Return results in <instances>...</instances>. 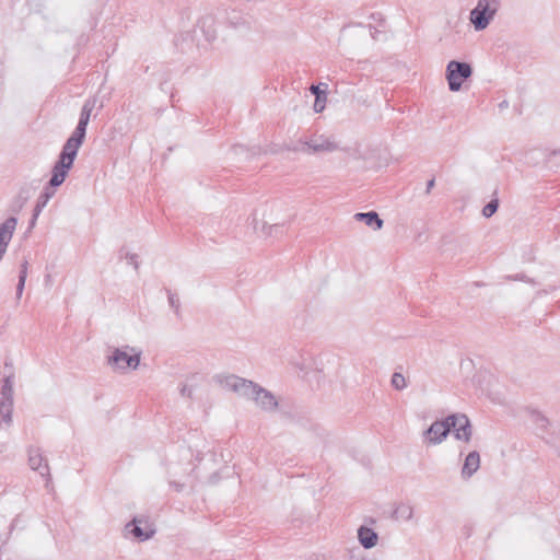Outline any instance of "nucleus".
Wrapping results in <instances>:
<instances>
[{
  "label": "nucleus",
  "instance_id": "1",
  "mask_svg": "<svg viewBox=\"0 0 560 560\" xmlns=\"http://www.w3.org/2000/svg\"><path fill=\"white\" fill-rule=\"evenodd\" d=\"M221 384L224 388L252 399L257 407L266 412H272L278 408L275 395L260 385L236 375L225 376Z\"/></svg>",
  "mask_w": 560,
  "mask_h": 560
},
{
  "label": "nucleus",
  "instance_id": "2",
  "mask_svg": "<svg viewBox=\"0 0 560 560\" xmlns=\"http://www.w3.org/2000/svg\"><path fill=\"white\" fill-rule=\"evenodd\" d=\"M500 8L499 0H478L477 5L470 11L469 20L476 31L487 28L494 19Z\"/></svg>",
  "mask_w": 560,
  "mask_h": 560
},
{
  "label": "nucleus",
  "instance_id": "3",
  "mask_svg": "<svg viewBox=\"0 0 560 560\" xmlns=\"http://www.w3.org/2000/svg\"><path fill=\"white\" fill-rule=\"evenodd\" d=\"M339 149L337 142L331 138L324 135H312L307 139H301L296 142L294 151H300L307 154L328 153L335 152Z\"/></svg>",
  "mask_w": 560,
  "mask_h": 560
},
{
  "label": "nucleus",
  "instance_id": "4",
  "mask_svg": "<svg viewBox=\"0 0 560 560\" xmlns=\"http://www.w3.org/2000/svg\"><path fill=\"white\" fill-rule=\"evenodd\" d=\"M140 351L125 347L115 349L107 361L114 370L126 372L128 370H136L140 364Z\"/></svg>",
  "mask_w": 560,
  "mask_h": 560
},
{
  "label": "nucleus",
  "instance_id": "5",
  "mask_svg": "<svg viewBox=\"0 0 560 560\" xmlns=\"http://www.w3.org/2000/svg\"><path fill=\"white\" fill-rule=\"evenodd\" d=\"M156 533L153 522L145 515L135 516L125 525L124 536L133 537L138 541L151 539Z\"/></svg>",
  "mask_w": 560,
  "mask_h": 560
},
{
  "label": "nucleus",
  "instance_id": "6",
  "mask_svg": "<svg viewBox=\"0 0 560 560\" xmlns=\"http://www.w3.org/2000/svg\"><path fill=\"white\" fill-rule=\"evenodd\" d=\"M472 74V68L467 62L452 60L446 66V80L448 89L457 92L462 89L463 82Z\"/></svg>",
  "mask_w": 560,
  "mask_h": 560
},
{
  "label": "nucleus",
  "instance_id": "7",
  "mask_svg": "<svg viewBox=\"0 0 560 560\" xmlns=\"http://www.w3.org/2000/svg\"><path fill=\"white\" fill-rule=\"evenodd\" d=\"M13 411V383L10 377H5L0 393V427H9L12 422Z\"/></svg>",
  "mask_w": 560,
  "mask_h": 560
},
{
  "label": "nucleus",
  "instance_id": "8",
  "mask_svg": "<svg viewBox=\"0 0 560 560\" xmlns=\"http://www.w3.org/2000/svg\"><path fill=\"white\" fill-rule=\"evenodd\" d=\"M451 432L458 441L468 443L472 436V425L465 413H453L448 416Z\"/></svg>",
  "mask_w": 560,
  "mask_h": 560
},
{
  "label": "nucleus",
  "instance_id": "9",
  "mask_svg": "<svg viewBox=\"0 0 560 560\" xmlns=\"http://www.w3.org/2000/svg\"><path fill=\"white\" fill-rule=\"evenodd\" d=\"M451 433L448 416L443 420H435L424 432L423 440L431 445L441 444Z\"/></svg>",
  "mask_w": 560,
  "mask_h": 560
},
{
  "label": "nucleus",
  "instance_id": "10",
  "mask_svg": "<svg viewBox=\"0 0 560 560\" xmlns=\"http://www.w3.org/2000/svg\"><path fill=\"white\" fill-rule=\"evenodd\" d=\"M28 455V465L31 469L36 470L39 475L46 478L47 481L50 480V470L47 464V459L44 457L40 448L31 446L27 450Z\"/></svg>",
  "mask_w": 560,
  "mask_h": 560
},
{
  "label": "nucleus",
  "instance_id": "11",
  "mask_svg": "<svg viewBox=\"0 0 560 560\" xmlns=\"http://www.w3.org/2000/svg\"><path fill=\"white\" fill-rule=\"evenodd\" d=\"M72 165L73 164L58 159V161L52 167L51 177L49 179L50 186L59 187L65 182Z\"/></svg>",
  "mask_w": 560,
  "mask_h": 560
},
{
  "label": "nucleus",
  "instance_id": "12",
  "mask_svg": "<svg viewBox=\"0 0 560 560\" xmlns=\"http://www.w3.org/2000/svg\"><path fill=\"white\" fill-rule=\"evenodd\" d=\"M480 467V455L477 451L467 454L462 468V476L470 478Z\"/></svg>",
  "mask_w": 560,
  "mask_h": 560
},
{
  "label": "nucleus",
  "instance_id": "13",
  "mask_svg": "<svg viewBox=\"0 0 560 560\" xmlns=\"http://www.w3.org/2000/svg\"><path fill=\"white\" fill-rule=\"evenodd\" d=\"M358 539L363 548L371 549L377 545L378 535L370 527L360 526L358 529Z\"/></svg>",
  "mask_w": 560,
  "mask_h": 560
},
{
  "label": "nucleus",
  "instance_id": "14",
  "mask_svg": "<svg viewBox=\"0 0 560 560\" xmlns=\"http://www.w3.org/2000/svg\"><path fill=\"white\" fill-rule=\"evenodd\" d=\"M354 219L359 222L365 223L368 226L372 228L374 231H378L383 228V220L375 211L370 212H358L354 214Z\"/></svg>",
  "mask_w": 560,
  "mask_h": 560
},
{
  "label": "nucleus",
  "instance_id": "15",
  "mask_svg": "<svg viewBox=\"0 0 560 560\" xmlns=\"http://www.w3.org/2000/svg\"><path fill=\"white\" fill-rule=\"evenodd\" d=\"M95 104H96L95 98H89L84 102V104L81 108L80 118H79L77 128L86 130V127L89 125L91 114L95 107Z\"/></svg>",
  "mask_w": 560,
  "mask_h": 560
},
{
  "label": "nucleus",
  "instance_id": "16",
  "mask_svg": "<svg viewBox=\"0 0 560 560\" xmlns=\"http://www.w3.org/2000/svg\"><path fill=\"white\" fill-rule=\"evenodd\" d=\"M80 147L67 140L59 154V159L73 164Z\"/></svg>",
  "mask_w": 560,
  "mask_h": 560
},
{
  "label": "nucleus",
  "instance_id": "17",
  "mask_svg": "<svg viewBox=\"0 0 560 560\" xmlns=\"http://www.w3.org/2000/svg\"><path fill=\"white\" fill-rule=\"evenodd\" d=\"M413 516V508L409 503H400L393 512L395 520L410 521Z\"/></svg>",
  "mask_w": 560,
  "mask_h": 560
},
{
  "label": "nucleus",
  "instance_id": "18",
  "mask_svg": "<svg viewBox=\"0 0 560 560\" xmlns=\"http://www.w3.org/2000/svg\"><path fill=\"white\" fill-rule=\"evenodd\" d=\"M48 201H49V199H47L46 197H44L39 194V196L36 200L35 208L33 210V215H32L31 222H30L31 228H33L36 224L38 215L40 214L43 209L47 206Z\"/></svg>",
  "mask_w": 560,
  "mask_h": 560
},
{
  "label": "nucleus",
  "instance_id": "19",
  "mask_svg": "<svg viewBox=\"0 0 560 560\" xmlns=\"http://www.w3.org/2000/svg\"><path fill=\"white\" fill-rule=\"evenodd\" d=\"M26 275H27V262L24 261L21 266V271L19 275V282L16 285V298L18 299H20L22 296V292H23V289L25 285Z\"/></svg>",
  "mask_w": 560,
  "mask_h": 560
},
{
  "label": "nucleus",
  "instance_id": "20",
  "mask_svg": "<svg viewBox=\"0 0 560 560\" xmlns=\"http://www.w3.org/2000/svg\"><path fill=\"white\" fill-rule=\"evenodd\" d=\"M392 386L397 390H402L407 387L406 378L401 373L395 372L390 380Z\"/></svg>",
  "mask_w": 560,
  "mask_h": 560
},
{
  "label": "nucleus",
  "instance_id": "21",
  "mask_svg": "<svg viewBox=\"0 0 560 560\" xmlns=\"http://www.w3.org/2000/svg\"><path fill=\"white\" fill-rule=\"evenodd\" d=\"M85 133H86V130L75 127L74 131L68 138V140L73 142L74 144L81 147L85 139Z\"/></svg>",
  "mask_w": 560,
  "mask_h": 560
},
{
  "label": "nucleus",
  "instance_id": "22",
  "mask_svg": "<svg viewBox=\"0 0 560 560\" xmlns=\"http://www.w3.org/2000/svg\"><path fill=\"white\" fill-rule=\"evenodd\" d=\"M498 208H499V200L492 199L483 207V209H482L483 217L490 218L491 215H493L497 212Z\"/></svg>",
  "mask_w": 560,
  "mask_h": 560
},
{
  "label": "nucleus",
  "instance_id": "23",
  "mask_svg": "<svg viewBox=\"0 0 560 560\" xmlns=\"http://www.w3.org/2000/svg\"><path fill=\"white\" fill-rule=\"evenodd\" d=\"M167 298H168L170 306H171V307H172L176 313H178V311H179V306H180V304H179V298H178L175 293H173V292H171V291H167Z\"/></svg>",
  "mask_w": 560,
  "mask_h": 560
},
{
  "label": "nucleus",
  "instance_id": "24",
  "mask_svg": "<svg viewBox=\"0 0 560 560\" xmlns=\"http://www.w3.org/2000/svg\"><path fill=\"white\" fill-rule=\"evenodd\" d=\"M325 103H326V95L320 96V94H317V97H315V102H314L315 113L323 112L325 108Z\"/></svg>",
  "mask_w": 560,
  "mask_h": 560
},
{
  "label": "nucleus",
  "instance_id": "25",
  "mask_svg": "<svg viewBox=\"0 0 560 560\" xmlns=\"http://www.w3.org/2000/svg\"><path fill=\"white\" fill-rule=\"evenodd\" d=\"M533 419L540 428H546L548 424L547 418L538 411L533 412Z\"/></svg>",
  "mask_w": 560,
  "mask_h": 560
},
{
  "label": "nucleus",
  "instance_id": "26",
  "mask_svg": "<svg viewBox=\"0 0 560 560\" xmlns=\"http://www.w3.org/2000/svg\"><path fill=\"white\" fill-rule=\"evenodd\" d=\"M179 393L183 397L192 398L194 388L187 384H183L179 388Z\"/></svg>",
  "mask_w": 560,
  "mask_h": 560
},
{
  "label": "nucleus",
  "instance_id": "27",
  "mask_svg": "<svg viewBox=\"0 0 560 560\" xmlns=\"http://www.w3.org/2000/svg\"><path fill=\"white\" fill-rule=\"evenodd\" d=\"M57 187H51L50 184L48 183V185L43 189L40 195L50 200L54 197V195H55V189Z\"/></svg>",
  "mask_w": 560,
  "mask_h": 560
},
{
  "label": "nucleus",
  "instance_id": "28",
  "mask_svg": "<svg viewBox=\"0 0 560 560\" xmlns=\"http://www.w3.org/2000/svg\"><path fill=\"white\" fill-rule=\"evenodd\" d=\"M283 232V229H282V225L280 224H272V225H269L268 226V234L271 235V234H278V233H282Z\"/></svg>",
  "mask_w": 560,
  "mask_h": 560
},
{
  "label": "nucleus",
  "instance_id": "29",
  "mask_svg": "<svg viewBox=\"0 0 560 560\" xmlns=\"http://www.w3.org/2000/svg\"><path fill=\"white\" fill-rule=\"evenodd\" d=\"M126 259L128 261V264L130 265H133L136 269H138V260H137V255L136 254H127L126 255Z\"/></svg>",
  "mask_w": 560,
  "mask_h": 560
},
{
  "label": "nucleus",
  "instance_id": "30",
  "mask_svg": "<svg viewBox=\"0 0 560 560\" xmlns=\"http://www.w3.org/2000/svg\"><path fill=\"white\" fill-rule=\"evenodd\" d=\"M170 486L176 491L180 492L185 489V483L177 482V481H171Z\"/></svg>",
  "mask_w": 560,
  "mask_h": 560
},
{
  "label": "nucleus",
  "instance_id": "31",
  "mask_svg": "<svg viewBox=\"0 0 560 560\" xmlns=\"http://www.w3.org/2000/svg\"><path fill=\"white\" fill-rule=\"evenodd\" d=\"M310 90H311L312 94H314V95H315V97H317V94H320V96L326 95V94H325V92H323V91H320V90H319V86H318V85H312V86L310 88Z\"/></svg>",
  "mask_w": 560,
  "mask_h": 560
},
{
  "label": "nucleus",
  "instance_id": "32",
  "mask_svg": "<svg viewBox=\"0 0 560 560\" xmlns=\"http://www.w3.org/2000/svg\"><path fill=\"white\" fill-rule=\"evenodd\" d=\"M434 185H435V179L434 178H431L430 180H428L425 192L430 194V191L434 187Z\"/></svg>",
  "mask_w": 560,
  "mask_h": 560
},
{
  "label": "nucleus",
  "instance_id": "33",
  "mask_svg": "<svg viewBox=\"0 0 560 560\" xmlns=\"http://www.w3.org/2000/svg\"><path fill=\"white\" fill-rule=\"evenodd\" d=\"M514 280H522V281H529V282H533L532 280H527L526 279V276L525 275H517L513 278Z\"/></svg>",
  "mask_w": 560,
  "mask_h": 560
},
{
  "label": "nucleus",
  "instance_id": "34",
  "mask_svg": "<svg viewBox=\"0 0 560 560\" xmlns=\"http://www.w3.org/2000/svg\"><path fill=\"white\" fill-rule=\"evenodd\" d=\"M506 106H508V103L505 101L500 104L501 108L506 107Z\"/></svg>",
  "mask_w": 560,
  "mask_h": 560
}]
</instances>
